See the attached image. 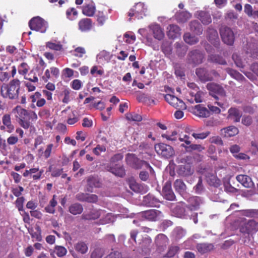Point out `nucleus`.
<instances>
[{
	"instance_id": "nucleus-1",
	"label": "nucleus",
	"mask_w": 258,
	"mask_h": 258,
	"mask_svg": "<svg viewBox=\"0 0 258 258\" xmlns=\"http://www.w3.org/2000/svg\"><path fill=\"white\" fill-rule=\"evenodd\" d=\"M147 28L150 32L149 33H147V29L145 28L139 29L138 32L144 37L143 42L147 45L151 46L154 49H156L154 39L161 41L164 38L165 36L164 29L159 24L156 23L150 24Z\"/></svg>"
},
{
	"instance_id": "nucleus-2",
	"label": "nucleus",
	"mask_w": 258,
	"mask_h": 258,
	"mask_svg": "<svg viewBox=\"0 0 258 258\" xmlns=\"http://www.w3.org/2000/svg\"><path fill=\"white\" fill-rule=\"evenodd\" d=\"M20 81L14 79L8 84H3L1 89L2 96L5 98L14 99L18 98L20 88Z\"/></svg>"
},
{
	"instance_id": "nucleus-3",
	"label": "nucleus",
	"mask_w": 258,
	"mask_h": 258,
	"mask_svg": "<svg viewBox=\"0 0 258 258\" xmlns=\"http://www.w3.org/2000/svg\"><path fill=\"white\" fill-rule=\"evenodd\" d=\"M189 205L186 207V210L185 211L186 213L179 214L177 216L183 218H189L192 219L195 224L198 223L197 213H192L193 211L197 210L202 203V200L199 197H190L188 200Z\"/></svg>"
},
{
	"instance_id": "nucleus-4",
	"label": "nucleus",
	"mask_w": 258,
	"mask_h": 258,
	"mask_svg": "<svg viewBox=\"0 0 258 258\" xmlns=\"http://www.w3.org/2000/svg\"><path fill=\"white\" fill-rule=\"evenodd\" d=\"M123 156L121 154L115 155L111 158L110 164L107 166V169L116 176L122 177L125 174V170L123 167L116 162L121 160Z\"/></svg>"
},
{
	"instance_id": "nucleus-5",
	"label": "nucleus",
	"mask_w": 258,
	"mask_h": 258,
	"mask_svg": "<svg viewBox=\"0 0 258 258\" xmlns=\"http://www.w3.org/2000/svg\"><path fill=\"white\" fill-rule=\"evenodd\" d=\"M148 15V7L143 3H136L129 11L128 16L142 19Z\"/></svg>"
},
{
	"instance_id": "nucleus-6",
	"label": "nucleus",
	"mask_w": 258,
	"mask_h": 258,
	"mask_svg": "<svg viewBox=\"0 0 258 258\" xmlns=\"http://www.w3.org/2000/svg\"><path fill=\"white\" fill-rule=\"evenodd\" d=\"M126 163L132 167L139 169L145 166L150 172L151 174L153 173L154 170L147 162L140 160L132 154H127L126 157Z\"/></svg>"
},
{
	"instance_id": "nucleus-7",
	"label": "nucleus",
	"mask_w": 258,
	"mask_h": 258,
	"mask_svg": "<svg viewBox=\"0 0 258 258\" xmlns=\"http://www.w3.org/2000/svg\"><path fill=\"white\" fill-rule=\"evenodd\" d=\"M187 86L191 89L189 92L190 98H188V101L191 103L202 102L204 95V93L199 90V87L194 83H188Z\"/></svg>"
},
{
	"instance_id": "nucleus-8",
	"label": "nucleus",
	"mask_w": 258,
	"mask_h": 258,
	"mask_svg": "<svg viewBox=\"0 0 258 258\" xmlns=\"http://www.w3.org/2000/svg\"><path fill=\"white\" fill-rule=\"evenodd\" d=\"M29 27L31 30L44 33L47 28V23L42 18L37 16L30 21Z\"/></svg>"
},
{
	"instance_id": "nucleus-9",
	"label": "nucleus",
	"mask_w": 258,
	"mask_h": 258,
	"mask_svg": "<svg viewBox=\"0 0 258 258\" xmlns=\"http://www.w3.org/2000/svg\"><path fill=\"white\" fill-rule=\"evenodd\" d=\"M155 149L158 155L166 158H169L174 154L173 148L171 146L164 143L156 144Z\"/></svg>"
},
{
	"instance_id": "nucleus-10",
	"label": "nucleus",
	"mask_w": 258,
	"mask_h": 258,
	"mask_svg": "<svg viewBox=\"0 0 258 258\" xmlns=\"http://www.w3.org/2000/svg\"><path fill=\"white\" fill-rule=\"evenodd\" d=\"M207 88L209 91L210 94L216 99L219 100L224 97L225 92L220 86L214 83H209L207 85Z\"/></svg>"
},
{
	"instance_id": "nucleus-11",
	"label": "nucleus",
	"mask_w": 258,
	"mask_h": 258,
	"mask_svg": "<svg viewBox=\"0 0 258 258\" xmlns=\"http://www.w3.org/2000/svg\"><path fill=\"white\" fill-rule=\"evenodd\" d=\"M220 35L224 43L232 45L234 40V35L232 30L226 27H222L220 29Z\"/></svg>"
},
{
	"instance_id": "nucleus-12",
	"label": "nucleus",
	"mask_w": 258,
	"mask_h": 258,
	"mask_svg": "<svg viewBox=\"0 0 258 258\" xmlns=\"http://www.w3.org/2000/svg\"><path fill=\"white\" fill-rule=\"evenodd\" d=\"M258 230V222L253 220H249L244 222L240 228L242 233H255Z\"/></svg>"
},
{
	"instance_id": "nucleus-13",
	"label": "nucleus",
	"mask_w": 258,
	"mask_h": 258,
	"mask_svg": "<svg viewBox=\"0 0 258 258\" xmlns=\"http://www.w3.org/2000/svg\"><path fill=\"white\" fill-rule=\"evenodd\" d=\"M165 100L171 105L175 108L179 109H186L185 104L183 101L175 96L167 94L164 96Z\"/></svg>"
},
{
	"instance_id": "nucleus-14",
	"label": "nucleus",
	"mask_w": 258,
	"mask_h": 258,
	"mask_svg": "<svg viewBox=\"0 0 258 258\" xmlns=\"http://www.w3.org/2000/svg\"><path fill=\"white\" fill-rule=\"evenodd\" d=\"M142 215L147 220L149 221H157L163 217L162 213L157 210L152 209L142 213Z\"/></svg>"
},
{
	"instance_id": "nucleus-15",
	"label": "nucleus",
	"mask_w": 258,
	"mask_h": 258,
	"mask_svg": "<svg viewBox=\"0 0 258 258\" xmlns=\"http://www.w3.org/2000/svg\"><path fill=\"white\" fill-rule=\"evenodd\" d=\"M203 58V54L198 50L190 51L188 56V62L195 64L201 63L202 62Z\"/></svg>"
},
{
	"instance_id": "nucleus-16",
	"label": "nucleus",
	"mask_w": 258,
	"mask_h": 258,
	"mask_svg": "<svg viewBox=\"0 0 258 258\" xmlns=\"http://www.w3.org/2000/svg\"><path fill=\"white\" fill-rule=\"evenodd\" d=\"M163 197L167 200L172 201L175 199V195L171 189V182L167 181L163 187Z\"/></svg>"
},
{
	"instance_id": "nucleus-17",
	"label": "nucleus",
	"mask_w": 258,
	"mask_h": 258,
	"mask_svg": "<svg viewBox=\"0 0 258 258\" xmlns=\"http://www.w3.org/2000/svg\"><path fill=\"white\" fill-rule=\"evenodd\" d=\"M104 211L102 210H92L89 213H84L82 217L85 220H95L101 216H104Z\"/></svg>"
},
{
	"instance_id": "nucleus-18",
	"label": "nucleus",
	"mask_w": 258,
	"mask_h": 258,
	"mask_svg": "<svg viewBox=\"0 0 258 258\" xmlns=\"http://www.w3.org/2000/svg\"><path fill=\"white\" fill-rule=\"evenodd\" d=\"M167 30V34L170 38L174 39L180 36V29L176 25H170Z\"/></svg>"
},
{
	"instance_id": "nucleus-19",
	"label": "nucleus",
	"mask_w": 258,
	"mask_h": 258,
	"mask_svg": "<svg viewBox=\"0 0 258 258\" xmlns=\"http://www.w3.org/2000/svg\"><path fill=\"white\" fill-rule=\"evenodd\" d=\"M12 113L18 119V121L22 119H26L28 118V116L27 111L22 108L20 106H17L14 108L12 111Z\"/></svg>"
},
{
	"instance_id": "nucleus-20",
	"label": "nucleus",
	"mask_w": 258,
	"mask_h": 258,
	"mask_svg": "<svg viewBox=\"0 0 258 258\" xmlns=\"http://www.w3.org/2000/svg\"><path fill=\"white\" fill-rule=\"evenodd\" d=\"M96 11V7L95 4L91 2L88 4H86L83 6L82 13L84 15L92 17L94 15Z\"/></svg>"
},
{
	"instance_id": "nucleus-21",
	"label": "nucleus",
	"mask_w": 258,
	"mask_h": 258,
	"mask_svg": "<svg viewBox=\"0 0 258 258\" xmlns=\"http://www.w3.org/2000/svg\"><path fill=\"white\" fill-rule=\"evenodd\" d=\"M236 179L245 187L249 188L253 185V183L251 178L246 175H238L236 176Z\"/></svg>"
},
{
	"instance_id": "nucleus-22",
	"label": "nucleus",
	"mask_w": 258,
	"mask_h": 258,
	"mask_svg": "<svg viewBox=\"0 0 258 258\" xmlns=\"http://www.w3.org/2000/svg\"><path fill=\"white\" fill-rule=\"evenodd\" d=\"M110 59L111 55L105 50L100 51L96 56L97 62L101 64L108 62Z\"/></svg>"
},
{
	"instance_id": "nucleus-23",
	"label": "nucleus",
	"mask_w": 258,
	"mask_h": 258,
	"mask_svg": "<svg viewBox=\"0 0 258 258\" xmlns=\"http://www.w3.org/2000/svg\"><path fill=\"white\" fill-rule=\"evenodd\" d=\"M79 29L82 32L90 30L92 27V21L90 19L84 18L81 19L78 23Z\"/></svg>"
},
{
	"instance_id": "nucleus-24",
	"label": "nucleus",
	"mask_w": 258,
	"mask_h": 258,
	"mask_svg": "<svg viewBox=\"0 0 258 258\" xmlns=\"http://www.w3.org/2000/svg\"><path fill=\"white\" fill-rule=\"evenodd\" d=\"M196 15L204 25H208L212 22V19L210 14L204 11L197 12Z\"/></svg>"
},
{
	"instance_id": "nucleus-25",
	"label": "nucleus",
	"mask_w": 258,
	"mask_h": 258,
	"mask_svg": "<svg viewBox=\"0 0 258 258\" xmlns=\"http://www.w3.org/2000/svg\"><path fill=\"white\" fill-rule=\"evenodd\" d=\"M241 115V112L237 108H231L228 110V117L235 122H239Z\"/></svg>"
},
{
	"instance_id": "nucleus-26",
	"label": "nucleus",
	"mask_w": 258,
	"mask_h": 258,
	"mask_svg": "<svg viewBox=\"0 0 258 258\" xmlns=\"http://www.w3.org/2000/svg\"><path fill=\"white\" fill-rule=\"evenodd\" d=\"M77 197L79 201H85L89 203H95L98 200L97 196L93 194H78L77 196Z\"/></svg>"
},
{
	"instance_id": "nucleus-27",
	"label": "nucleus",
	"mask_w": 258,
	"mask_h": 258,
	"mask_svg": "<svg viewBox=\"0 0 258 258\" xmlns=\"http://www.w3.org/2000/svg\"><path fill=\"white\" fill-rule=\"evenodd\" d=\"M193 112L195 115L202 117H207L210 115L209 111L200 105L195 106Z\"/></svg>"
},
{
	"instance_id": "nucleus-28",
	"label": "nucleus",
	"mask_w": 258,
	"mask_h": 258,
	"mask_svg": "<svg viewBox=\"0 0 258 258\" xmlns=\"http://www.w3.org/2000/svg\"><path fill=\"white\" fill-rule=\"evenodd\" d=\"M207 182L212 186L218 187L220 184V180L216 177L213 173H208L206 175Z\"/></svg>"
},
{
	"instance_id": "nucleus-29",
	"label": "nucleus",
	"mask_w": 258,
	"mask_h": 258,
	"mask_svg": "<svg viewBox=\"0 0 258 258\" xmlns=\"http://www.w3.org/2000/svg\"><path fill=\"white\" fill-rule=\"evenodd\" d=\"M238 133V128L234 126H230L221 130V134L227 138L234 136Z\"/></svg>"
},
{
	"instance_id": "nucleus-30",
	"label": "nucleus",
	"mask_w": 258,
	"mask_h": 258,
	"mask_svg": "<svg viewBox=\"0 0 258 258\" xmlns=\"http://www.w3.org/2000/svg\"><path fill=\"white\" fill-rule=\"evenodd\" d=\"M196 74L203 81H208L212 79V77L211 75L204 69H197L196 70Z\"/></svg>"
},
{
	"instance_id": "nucleus-31",
	"label": "nucleus",
	"mask_w": 258,
	"mask_h": 258,
	"mask_svg": "<svg viewBox=\"0 0 258 258\" xmlns=\"http://www.w3.org/2000/svg\"><path fill=\"white\" fill-rule=\"evenodd\" d=\"M208 39L211 43L217 45L219 43V37L217 31L214 29L209 28L207 31Z\"/></svg>"
},
{
	"instance_id": "nucleus-32",
	"label": "nucleus",
	"mask_w": 258,
	"mask_h": 258,
	"mask_svg": "<svg viewBox=\"0 0 258 258\" xmlns=\"http://www.w3.org/2000/svg\"><path fill=\"white\" fill-rule=\"evenodd\" d=\"M191 17L187 11H180L176 13V19L179 23H184Z\"/></svg>"
},
{
	"instance_id": "nucleus-33",
	"label": "nucleus",
	"mask_w": 258,
	"mask_h": 258,
	"mask_svg": "<svg viewBox=\"0 0 258 258\" xmlns=\"http://www.w3.org/2000/svg\"><path fill=\"white\" fill-rule=\"evenodd\" d=\"M116 216L112 213H107L97 222V224L99 225L109 224L114 222Z\"/></svg>"
},
{
	"instance_id": "nucleus-34",
	"label": "nucleus",
	"mask_w": 258,
	"mask_h": 258,
	"mask_svg": "<svg viewBox=\"0 0 258 258\" xmlns=\"http://www.w3.org/2000/svg\"><path fill=\"white\" fill-rule=\"evenodd\" d=\"M74 247L75 250L81 254H85L88 251V244L83 241H79L76 243Z\"/></svg>"
},
{
	"instance_id": "nucleus-35",
	"label": "nucleus",
	"mask_w": 258,
	"mask_h": 258,
	"mask_svg": "<svg viewBox=\"0 0 258 258\" xmlns=\"http://www.w3.org/2000/svg\"><path fill=\"white\" fill-rule=\"evenodd\" d=\"M2 121L3 124L7 127V132L9 133H12L14 130V126L12 124L10 115L9 114L4 115Z\"/></svg>"
},
{
	"instance_id": "nucleus-36",
	"label": "nucleus",
	"mask_w": 258,
	"mask_h": 258,
	"mask_svg": "<svg viewBox=\"0 0 258 258\" xmlns=\"http://www.w3.org/2000/svg\"><path fill=\"white\" fill-rule=\"evenodd\" d=\"M178 133L176 131L173 130L171 132H168L166 133L162 134L161 137L166 139L167 141L171 142H175L177 140Z\"/></svg>"
},
{
	"instance_id": "nucleus-37",
	"label": "nucleus",
	"mask_w": 258,
	"mask_h": 258,
	"mask_svg": "<svg viewBox=\"0 0 258 258\" xmlns=\"http://www.w3.org/2000/svg\"><path fill=\"white\" fill-rule=\"evenodd\" d=\"M190 29L197 35L202 33L203 29L201 24L197 21H193L190 23Z\"/></svg>"
},
{
	"instance_id": "nucleus-38",
	"label": "nucleus",
	"mask_w": 258,
	"mask_h": 258,
	"mask_svg": "<svg viewBox=\"0 0 258 258\" xmlns=\"http://www.w3.org/2000/svg\"><path fill=\"white\" fill-rule=\"evenodd\" d=\"M168 241V238L163 234L158 235L155 239V243L158 246H166Z\"/></svg>"
},
{
	"instance_id": "nucleus-39",
	"label": "nucleus",
	"mask_w": 258,
	"mask_h": 258,
	"mask_svg": "<svg viewBox=\"0 0 258 258\" xmlns=\"http://www.w3.org/2000/svg\"><path fill=\"white\" fill-rule=\"evenodd\" d=\"M192 171L191 170L189 165H182L179 167L178 173L182 176H186L191 174Z\"/></svg>"
},
{
	"instance_id": "nucleus-40",
	"label": "nucleus",
	"mask_w": 258,
	"mask_h": 258,
	"mask_svg": "<svg viewBox=\"0 0 258 258\" xmlns=\"http://www.w3.org/2000/svg\"><path fill=\"white\" fill-rule=\"evenodd\" d=\"M83 210L82 206L78 203L71 205L69 207L70 212L73 215L81 214Z\"/></svg>"
},
{
	"instance_id": "nucleus-41",
	"label": "nucleus",
	"mask_w": 258,
	"mask_h": 258,
	"mask_svg": "<svg viewBox=\"0 0 258 258\" xmlns=\"http://www.w3.org/2000/svg\"><path fill=\"white\" fill-rule=\"evenodd\" d=\"M183 39L186 43L190 45L195 44L199 41L197 37L191 35L189 33H186L184 34Z\"/></svg>"
},
{
	"instance_id": "nucleus-42",
	"label": "nucleus",
	"mask_w": 258,
	"mask_h": 258,
	"mask_svg": "<svg viewBox=\"0 0 258 258\" xmlns=\"http://www.w3.org/2000/svg\"><path fill=\"white\" fill-rule=\"evenodd\" d=\"M213 248V245L211 244L201 243L197 245V249L199 252L204 253H206Z\"/></svg>"
},
{
	"instance_id": "nucleus-43",
	"label": "nucleus",
	"mask_w": 258,
	"mask_h": 258,
	"mask_svg": "<svg viewBox=\"0 0 258 258\" xmlns=\"http://www.w3.org/2000/svg\"><path fill=\"white\" fill-rule=\"evenodd\" d=\"M174 187L175 190L180 194L184 192L186 189V185L184 182L180 179H177L175 180Z\"/></svg>"
},
{
	"instance_id": "nucleus-44",
	"label": "nucleus",
	"mask_w": 258,
	"mask_h": 258,
	"mask_svg": "<svg viewBox=\"0 0 258 258\" xmlns=\"http://www.w3.org/2000/svg\"><path fill=\"white\" fill-rule=\"evenodd\" d=\"M87 184L91 187H98L100 185V183L97 177L89 176L87 179Z\"/></svg>"
},
{
	"instance_id": "nucleus-45",
	"label": "nucleus",
	"mask_w": 258,
	"mask_h": 258,
	"mask_svg": "<svg viewBox=\"0 0 258 258\" xmlns=\"http://www.w3.org/2000/svg\"><path fill=\"white\" fill-rule=\"evenodd\" d=\"M71 53L74 56L81 58L86 53V50L84 47H78L72 50Z\"/></svg>"
},
{
	"instance_id": "nucleus-46",
	"label": "nucleus",
	"mask_w": 258,
	"mask_h": 258,
	"mask_svg": "<svg viewBox=\"0 0 258 258\" xmlns=\"http://www.w3.org/2000/svg\"><path fill=\"white\" fill-rule=\"evenodd\" d=\"M104 73L103 69L100 67L97 66H93L90 71V73L95 77L97 76H101L104 74Z\"/></svg>"
},
{
	"instance_id": "nucleus-47",
	"label": "nucleus",
	"mask_w": 258,
	"mask_h": 258,
	"mask_svg": "<svg viewBox=\"0 0 258 258\" xmlns=\"http://www.w3.org/2000/svg\"><path fill=\"white\" fill-rule=\"evenodd\" d=\"M29 67L25 62L21 63L18 68V71L19 74L25 76L28 72Z\"/></svg>"
},
{
	"instance_id": "nucleus-48",
	"label": "nucleus",
	"mask_w": 258,
	"mask_h": 258,
	"mask_svg": "<svg viewBox=\"0 0 258 258\" xmlns=\"http://www.w3.org/2000/svg\"><path fill=\"white\" fill-rule=\"evenodd\" d=\"M67 252L66 248L61 246H55L53 250V253L56 254L58 257H62L65 255Z\"/></svg>"
},
{
	"instance_id": "nucleus-49",
	"label": "nucleus",
	"mask_w": 258,
	"mask_h": 258,
	"mask_svg": "<svg viewBox=\"0 0 258 258\" xmlns=\"http://www.w3.org/2000/svg\"><path fill=\"white\" fill-rule=\"evenodd\" d=\"M123 40L128 43H133L136 40V36L132 32H128L124 34Z\"/></svg>"
},
{
	"instance_id": "nucleus-50",
	"label": "nucleus",
	"mask_w": 258,
	"mask_h": 258,
	"mask_svg": "<svg viewBox=\"0 0 258 258\" xmlns=\"http://www.w3.org/2000/svg\"><path fill=\"white\" fill-rule=\"evenodd\" d=\"M126 118L127 120L133 121H140L142 120V116L135 113H130L126 114Z\"/></svg>"
},
{
	"instance_id": "nucleus-51",
	"label": "nucleus",
	"mask_w": 258,
	"mask_h": 258,
	"mask_svg": "<svg viewBox=\"0 0 258 258\" xmlns=\"http://www.w3.org/2000/svg\"><path fill=\"white\" fill-rule=\"evenodd\" d=\"M208 59L214 62L218 63L220 64H224L226 61L222 57L216 55H211L209 56Z\"/></svg>"
},
{
	"instance_id": "nucleus-52",
	"label": "nucleus",
	"mask_w": 258,
	"mask_h": 258,
	"mask_svg": "<svg viewBox=\"0 0 258 258\" xmlns=\"http://www.w3.org/2000/svg\"><path fill=\"white\" fill-rule=\"evenodd\" d=\"M67 18L70 20L76 19L78 16V12L74 8L68 9L66 12Z\"/></svg>"
},
{
	"instance_id": "nucleus-53",
	"label": "nucleus",
	"mask_w": 258,
	"mask_h": 258,
	"mask_svg": "<svg viewBox=\"0 0 258 258\" xmlns=\"http://www.w3.org/2000/svg\"><path fill=\"white\" fill-rule=\"evenodd\" d=\"M226 72L232 77L235 78V79L237 80H241L243 77L241 74H240L239 73L237 72V71L230 69L228 68L226 69Z\"/></svg>"
},
{
	"instance_id": "nucleus-54",
	"label": "nucleus",
	"mask_w": 258,
	"mask_h": 258,
	"mask_svg": "<svg viewBox=\"0 0 258 258\" xmlns=\"http://www.w3.org/2000/svg\"><path fill=\"white\" fill-rule=\"evenodd\" d=\"M104 254V250L102 248H95L91 253L90 258H102Z\"/></svg>"
},
{
	"instance_id": "nucleus-55",
	"label": "nucleus",
	"mask_w": 258,
	"mask_h": 258,
	"mask_svg": "<svg viewBox=\"0 0 258 258\" xmlns=\"http://www.w3.org/2000/svg\"><path fill=\"white\" fill-rule=\"evenodd\" d=\"M232 58L237 67L243 68L244 66V61L242 60L241 57L237 54H233L232 55Z\"/></svg>"
},
{
	"instance_id": "nucleus-56",
	"label": "nucleus",
	"mask_w": 258,
	"mask_h": 258,
	"mask_svg": "<svg viewBox=\"0 0 258 258\" xmlns=\"http://www.w3.org/2000/svg\"><path fill=\"white\" fill-rule=\"evenodd\" d=\"M144 202L149 206H154L156 200L154 197L151 195H148L144 198Z\"/></svg>"
},
{
	"instance_id": "nucleus-57",
	"label": "nucleus",
	"mask_w": 258,
	"mask_h": 258,
	"mask_svg": "<svg viewBox=\"0 0 258 258\" xmlns=\"http://www.w3.org/2000/svg\"><path fill=\"white\" fill-rule=\"evenodd\" d=\"M39 169L37 168H31L29 170L30 174H34L37 173L36 174L33 175V178L34 180H37L40 178L43 172V170H40L38 172Z\"/></svg>"
},
{
	"instance_id": "nucleus-58",
	"label": "nucleus",
	"mask_w": 258,
	"mask_h": 258,
	"mask_svg": "<svg viewBox=\"0 0 258 258\" xmlns=\"http://www.w3.org/2000/svg\"><path fill=\"white\" fill-rule=\"evenodd\" d=\"M147 171H141L139 174L140 178L143 181H147L149 177V173L151 176H154V172L151 174L150 171L144 166Z\"/></svg>"
},
{
	"instance_id": "nucleus-59",
	"label": "nucleus",
	"mask_w": 258,
	"mask_h": 258,
	"mask_svg": "<svg viewBox=\"0 0 258 258\" xmlns=\"http://www.w3.org/2000/svg\"><path fill=\"white\" fill-rule=\"evenodd\" d=\"M162 50L165 55H169L171 52L170 43L167 41L163 42L162 45Z\"/></svg>"
},
{
	"instance_id": "nucleus-60",
	"label": "nucleus",
	"mask_w": 258,
	"mask_h": 258,
	"mask_svg": "<svg viewBox=\"0 0 258 258\" xmlns=\"http://www.w3.org/2000/svg\"><path fill=\"white\" fill-rule=\"evenodd\" d=\"M185 234V231L181 227H177L173 231V234L177 239L181 238Z\"/></svg>"
},
{
	"instance_id": "nucleus-61",
	"label": "nucleus",
	"mask_w": 258,
	"mask_h": 258,
	"mask_svg": "<svg viewBox=\"0 0 258 258\" xmlns=\"http://www.w3.org/2000/svg\"><path fill=\"white\" fill-rule=\"evenodd\" d=\"M97 20L100 26H102L107 19V17L105 16L103 12L99 11L96 15Z\"/></svg>"
},
{
	"instance_id": "nucleus-62",
	"label": "nucleus",
	"mask_w": 258,
	"mask_h": 258,
	"mask_svg": "<svg viewBox=\"0 0 258 258\" xmlns=\"http://www.w3.org/2000/svg\"><path fill=\"white\" fill-rule=\"evenodd\" d=\"M78 120L79 118L75 114V112L72 111V114H70L68 117L67 122L70 125H73L78 122Z\"/></svg>"
},
{
	"instance_id": "nucleus-63",
	"label": "nucleus",
	"mask_w": 258,
	"mask_h": 258,
	"mask_svg": "<svg viewBox=\"0 0 258 258\" xmlns=\"http://www.w3.org/2000/svg\"><path fill=\"white\" fill-rule=\"evenodd\" d=\"M10 75L7 72L4 71L3 68H0V80L2 82H7L9 80Z\"/></svg>"
},
{
	"instance_id": "nucleus-64",
	"label": "nucleus",
	"mask_w": 258,
	"mask_h": 258,
	"mask_svg": "<svg viewBox=\"0 0 258 258\" xmlns=\"http://www.w3.org/2000/svg\"><path fill=\"white\" fill-rule=\"evenodd\" d=\"M46 46L51 49L54 50H60L62 49V45L59 43H56L48 42L46 43Z\"/></svg>"
}]
</instances>
